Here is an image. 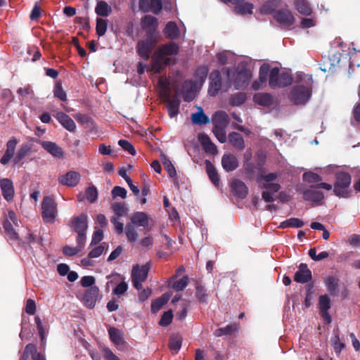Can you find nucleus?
Here are the masks:
<instances>
[{
	"mask_svg": "<svg viewBox=\"0 0 360 360\" xmlns=\"http://www.w3.org/2000/svg\"><path fill=\"white\" fill-rule=\"evenodd\" d=\"M136 226H141L147 231H150L149 217L146 212H135L130 217V222L126 225L125 234L127 240L131 243L136 242L138 238Z\"/></svg>",
	"mask_w": 360,
	"mask_h": 360,
	"instance_id": "1",
	"label": "nucleus"
},
{
	"mask_svg": "<svg viewBox=\"0 0 360 360\" xmlns=\"http://www.w3.org/2000/svg\"><path fill=\"white\" fill-rule=\"evenodd\" d=\"M312 76H307L305 84H295L289 94V99L295 105H304L311 98L313 86Z\"/></svg>",
	"mask_w": 360,
	"mask_h": 360,
	"instance_id": "2",
	"label": "nucleus"
},
{
	"mask_svg": "<svg viewBox=\"0 0 360 360\" xmlns=\"http://www.w3.org/2000/svg\"><path fill=\"white\" fill-rule=\"evenodd\" d=\"M69 227L77 234L76 238L77 245L79 246L85 245L86 240V231L88 229V216L85 213H82L78 216L73 217L70 222Z\"/></svg>",
	"mask_w": 360,
	"mask_h": 360,
	"instance_id": "3",
	"label": "nucleus"
},
{
	"mask_svg": "<svg viewBox=\"0 0 360 360\" xmlns=\"http://www.w3.org/2000/svg\"><path fill=\"white\" fill-rule=\"evenodd\" d=\"M335 181L333 187L334 194L342 198L350 197L352 191L349 186L352 183L351 175L345 172H338L335 175Z\"/></svg>",
	"mask_w": 360,
	"mask_h": 360,
	"instance_id": "4",
	"label": "nucleus"
},
{
	"mask_svg": "<svg viewBox=\"0 0 360 360\" xmlns=\"http://www.w3.org/2000/svg\"><path fill=\"white\" fill-rule=\"evenodd\" d=\"M332 188V185L328 183H319L311 185L310 188L304 191L303 198L307 201H311L317 205H321L325 197L322 191H316V189L323 188L330 191Z\"/></svg>",
	"mask_w": 360,
	"mask_h": 360,
	"instance_id": "5",
	"label": "nucleus"
},
{
	"mask_svg": "<svg viewBox=\"0 0 360 360\" xmlns=\"http://www.w3.org/2000/svg\"><path fill=\"white\" fill-rule=\"evenodd\" d=\"M160 37L146 36L144 39H140L137 42L136 52L138 55L144 60H148L156 47Z\"/></svg>",
	"mask_w": 360,
	"mask_h": 360,
	"instance_id": "6",
	"label": "nucleus"
},
{
	"mask_svg": "<svg viewBox=\"0 0 360 360\" xmlns=\"http://www.w3.org/2000/svg\"><path fill=\"white\" fill-rule=\"evenodd\" d=\"M57 203L51 196L44 197L41 202V217L45 223H53L57 216Z\"/></svg>",
	"mask_w": 360,
	"mask_h": 360,
	"instance_id": "7",
	"label": "nucleus"
},
{
	"mask_svg": "<svg viewBox=\"0 0 360 360\" xmlns=\"http://www.w3.org/2000/svg\"><path fill=\"white\" fill-rule=\"evenodd\" d=\"M150 269V263L140 266L136 264L131 270V281L133 286L138 290L142 289V283L145 282L148 278V272Z\"/></svg>",
	"mask_w": 360,
	"mask_h": 360,
	"instance_id": "8",
	"label": "nucleus"
},
{
	"mask_svg": "<svg viewBox=\"0 0 360 360\" xmlns=\"http://www.w3.org/2000/svg\"><path fill=\"white\" fill-rule=\"evenodd\" d=\"M141 25L143 30L146 32V36L160 37V34L158 31V20L155 17L151 15H146L142 18Z\"/></svg>",
	"mask_w": 360,
	"mask_h": 360,
	"instance_id": "9",
	"label": "nucleus"
},
{
	"mask_svg": "<svg viewBox=\"0 0 360 360\" xmlns=\"http://www.w3.org/2000/svg\"><path fill=\"white\" fill-rule=\"evenodd\" d=\"M170 58L165 56L158 49L154 52L151 60V70L155 73H160L163 69L171 64Z\"/></svg>",
	"mask_w": 360,
	"mask_h": 360,
	"instance_id": "10",
	"label": "nucleus"
},
{
	"mask_svg": "<svg viewBox=\"0 0 360 360\" xmlns=\"http://www.w3.org/2000/svg\"><path fill=\"white\" fill-rule=\"evenodd\" d=\"M170 58L165 56L158 49L154 52L151 60V70L155 73H160L163 69L171 64Z\"/></svg>",
	"mask_w": 360,
	"mask_h": 360,
	"instance_id": "11",
	"label": "nucleus"
},
{
	"mask_svg": "<svg viewBox=\"0 0 360 360\" xmlns=\"http://www.w3.org/2000/svg\"><path fill=\"white\" fill-rule=\"evenodd\" d=\"M170 58L165 56L158 49L154 52L151 60V70L155 73H160L163 69L171 64Z\"/></svg>",
	"mask_w": 360,
	"mask_h": 360,
	"instance_id": "12",
	"label": "nucleus"
},
{
	"mask_svg": "<svg viewBox=\"0 0 360 360\" xmlns=\"http://www.w3.org/2000/svg\"><path fill=\"white\" fill-rule=\"evenodd\" d=\"M273 18L283 28L288 29L295 22V17L288 8H281L274 13Z\"/></svg>",
	"mask_w": 360,
	"mask_h": 360,
	"instance_id": "13",
	"label": "nucleus"
},
{
	"mask_svg": "<svg viewBox=\"0 0 360 360\" xmlns=\"http://www.w3.org/2000/svg\"><path fill=\"white\" fill-rule=\"evenodd\" d=\"M163 102L166 103L169 116L171 118L176 117L179 112L181 101L179 98V91L176 90L174 96L171 98L169 92L165 94L162 98Z\"/></svg>",
	"mask_w": 360,
	"mask_h": 360,
	"instance_id": "14",
	"label": "nucleus"
},
{
	"mask_svg": "<svg viewBox=\"0 0 360 360\" xmlns=\"http://www.w3.org/2000/svg\"><path fill=\"white\" fill-rule=\"evenodd\" d=\"M34 142L38 143L40 141L37 139L31 138L28 142L22 143L20 146L13 160L14 165H18L22 159L32 153Z\"/></svg>",
	"mask_w": 360,
	"mask_h": 360,
	"instance_id": "15",
	"label": "nucleus"
},
{
	"mask_svg": "<svg viewBox=\"0 0 360 360\" xmlns=\"http://www.w3.org/2000/svg\"><path fill=\"white\" fill-rule=\"evenodd\" d=\"M208 94L211 96H217L221 88V76L219 70H213L210 75Z\"/></svg>",
	"mask_w": 360,
	"mask_h": 360,
	"instance_id": "16",
	"label": "nucleus"
},
{
	"mask_svg": "<svg viewBox=\"0 0 360 360\" xmlns=\"http://www.w3.org/2000/svg\"><path fill=\"white\" fill-rule=\"evenodd\" d=\"M294 281L298 283H307L312 280V273L305 263L298 266V270L295 273Z\"/></svg>",
	"mask_w": 360,
	"mask_h": 360,
	"instance_id": "17",
	"label": "nucleus"
},
{
	"mask_svg": "<svg viewBox=\"0 0 360 360\" xmlns=\"http://www.w3.org/2000/svg\"><path fill=\"white\" fill-rule=\"evenodd\" d=\"M81 179V175L75 171H70L58 177L59 184L69 187L76 186Z\"/></svg>",
	"mask_w": 360,
	"mask_h": 360,
	"instance_id": "18",
	"label": "nucleus"
},
{
	"mask_svg": "<svg viewBox=\"0 0 360 360\" xmlns=\"http://www.w3.org/2000/svg\"><path fill=\"white\" fill-rule=\"evenodd\" d=\"M21 360H46L44 355L37 352L34 344H28L25 346Z\"/></svg>",
	"mask_w": 360,
	"mask_h": 360,
	"instance_id": "19",
	"label": "nucleus"
},
{
	"mask_svg": "<svg viewBox=\"0 0 360 360\" xmlns=\"http://www.w3.org/2000/svg\"><path fill=\"white\" fill-rule=\"evenodd\" d=\"M99 293V289L97 286H93L86 290L83 301L85 306L89 309L94 307L98 296Z\"/></svg>",
	"mask_w": 360,
	"mask_h": 360,
	"instance_id": "20",
	"label": "nucleus"
},
{
	"mask_svg": "<svg viewBox=\"0 0 360 360\" xmlns=\"http://www.w3.org/2000/svg\"><path fill=\"white\" fill-rule=\"evenodd\" d=\"M40 143L41 147L52 156L59 159L64 158V151L63 148L56 143L49 141H44L40 142Z\"/></svg>",
	"mask_w": 360,
	"mask_h": 360,
	"instance_id": "21",
	"label": "nucleus"
},
{
	"mask_svg": "<svg viewBox=\"0 0 360 360\" xmlns=\"http://www.w3.org/2000/svg\"><path fill=\"white\" fill-rule=\"evenodd\" d=\"M231 188L235 196L240 199H245L248 194V188L240 179H234L231 184Z\"/></svg>",
	"mask_w": 360,
	"mask_h": 360,
	"instance_id": "22",
	"label": "nucleus"
},
{
	"mask_svg": "<svg viewBox=\"0 0 360 360\" xmlns=\"http://www.w3.org/2000/svg\"><path fill=\"white\" fill-rule=\"evenodd\" d=\"M221 166L226 172H231L238 167V160L234 155L225 153L221 158Z\"/></svg>",
	"mask_w": 360,
	"mask_h": 360,
	"instance_id": "23",
	"label": "nucleus"
},
{
	"mask_svg": "<svg viewBox=\"0 0 360 360\" xmlns=\"http://www.w3.org/2000/svg\"><path fill=\"white\" fill-rule=\"evenodd\" d=\"M198 141L205 153L212 155H216L217 153V148L208 135L200 134L198 135Z\"/></svg>",
	"mask_w": 360,
	"mask_h": 360,
	"instance_id": "24",
	"label": "nucleus"
},
{
	"mask_svg": "<svg viewBox=\"0 0 360 360\" xmlns=\"http://www.w3.org/2000/svg\"><path fill=\"white\" fill-rule=\"evenodd\" d=\"M195 85L192 80H186L181 89V94L183 96L184 101L186 102H191L193 100L195 95Z\"/></svg>",
	"mask_w": 360,
	"mask_h": 360,
	"instance_id": "25",
	"label": "nucleus"
},
{
	"mask_svg": "<svg viewBox=\"0 0 360 360\" xmlns=\"http://www.w3.org/2000/svg\"><path fill=\"white\" fill-rule=\"evenodd\" d=\"M17 143L18 141L15 137H12L6 143V150L4 155L0 159V163L1 165H7L11 159L13 157Z\"/></svg>",
	"mask_w": 360,
	"mask_h": 360,
	"instance_id": "26",
	"label": "nucleus"
},
{
	"mask_svg": "<svg viewBox=\"0 0 360 360\" xmlns=\"http://www.w3.org/2000/svg\"><path fill=\"white\" fill-rule=\"evenodd\" d=\"M0 187L4 198L7 201L12 200L14 196V187L12 181L6 178L1 179Z\"/></svg>",
	"mask_w": 360,
	"mask_h": 360,
	"instance_id": "27",
	"label": "nucleus"
},
{
	"mask_svg": "<svg viewBox=\"0 0 360 360\" xmlns=\"http://www.w3.org/2000/svg\"><path fill=\"white\" fill-rule=\"evenodd\" d=\"M108 334L110 340L118 348L122 349V347L126 346L127 343L124 341L122 333L119 329L115 327H110L108 328Z\"/></svg>",
	"mask_w": 360,
	"mask_h": 360,
	"instance_id": "28",
	"label": "nucleus"
},
{
	"mask_svg": "<svg viewBox=\"0 0 360 360\" xmlns=\"http://www.w3.org/2000/svg\"><path fill=\"white\" fill-rule=\"evenodd\" d=\"M195 297L198 301L204 304L208 303L209 292L207 289L202 284L200 281H195Z\"/></svg>",
	"mask_w": 360,
	"mask_h": 360,
	"instance_id": "29",
	"label": "nucleus"
},
{
	"mask_svg": "<svg viewBox=\"0 0 360 360\" xmlns=\"http://www.w3.org/2000/svg\"><path fill=\"white\" fill-rule=\"evenodd\" d=\"M56 120L61 124V125L67 130L72 132L76 129V124L73 120L67 114L63 112H57L55 116Z\"/></svg>",
	"mask_w": 360,
	"mask_h": 360,
	"instance_id": "30",
	"label": "nucleus"
},
{
	"mask_svg": "<svg viewBox=\"0 0 360 360\" xmlns=\"http://www.w3.org/2000/svg\"><path fill=\"white\" fill-rule=\"evenodd\" d=\"M163 33L167 38L172 40L176 39L180 36L179 29L176 22L173 21H169L166 24L163 30Z\"/></svg>",
	"mask_w": 360,
	"mask_h": 360,
	"instance_id": "31",
	"label": "nucleus"
},
{
	"mask_svg": "<svg viewBox=\"0 0 360 360\" xmlns=\"http://www.w3.org/2000/svg\"><path fill=\"white\" fill-rule=\"evenodd\" d=\"M206 172L210 179L211 182L215 186H219L220 184L219 175L214 166V165L208 160L205 162Z\"/></svg>",
	"mask_w": 360,
	"mask_h": 360,
	"instance_id": "32",
	"label": "nucleus"
},
{
	"mask_svg": "<svg viewBox=\"0 0 360 360\" xmlns=\"http://www.w3.org/2000/svg\"><path fill=\"white\" fill-rule=\"evenodd\" d=\"M253 101L255 103L264 107H269L274 102L272 96L269 93L255 94L253 97Z\"/></svg>",
	"mask_w": 360,
	"mask_h": 360,
	"instance_id": "33",
	"label": "nucleus"
},
{
	"mask_svg": "<svg viewBox=\"0 0 360 360\" xmlns=\"http://www.w3.org/2000/svg\"><path fill=\"white\" fill-rule=\"evenodd\" d=\"M158 49L167 57L168 56H176L179 51V45L173 41L162 44Z\"/></svg>",
	"mask_w": 360,
	"mask_h": 360,
	"instance_id": "34",
	"label": "nucleus"
},
{
	"mask_svg": "<svg viewBox=\"0 0 360 360\" xmlns=\"http://www.w3.org/2000/svg\"><path fill=\"white\" fill-rule=\"evenodd\" d=\"M3 228L6 237L8 240L19 242L18 233L15 231L13 224L8 219H6L3 223Z\"/></svg>",
	"mask_w": 360,
	"mask_h": 360,
	"instance_id": "35",
	"label": "nucleus"
},
{
	"mask_svg": "<svg viewBox=\"0 0 360 360\" xmlns=\"http://www.w3.org/2000/svg\"><path fill=\"white\" fill-rule=\"evenodd\" d=\"M229 143L236 149L242 150L245 148V141L243 136L238 132H231L229 134Z\"/></svg>",
	"mask_w": 360,
	"mask_h": 360,
	"instance_id": "36",
	"label": "nucleus"
},
{
	"mask_svg": "<svg viewBox=\"0 0 360 360\" xmlns=\"http://www.w3.org/2000/svg\"><path fill=\"white\" fill-rule=\"evenodd\" d=\"M172 297V292L164 293L161 297L155 299L151 303V311L153 312L158 311L165 304H166Z\"/></svg>",
	"mask_w": 360,
	"mask_h": 360,
	"instance_id": "37",
	"label": "nucleus"
},
{
	"mask_svg": "<svg viewBox=\"0 0 360 360\" xmlns=\"http://www.w3.org/2000/svg\"><path fill=\"white\" fill-rule=\"evenodd\" d=\"M191 121L193 124L202 125L209 123L210 118L204 113L202 108L199 107L198 111L192 114Z\"/></svg>",
	"mask_w": 360,
	"mask_h": 360,
	"instance_id": "38",
	"label": "nucleus"
},
{
	"mask_svg": "<svg viewBox=\"0 0 360 360\" xmlns=\"http://www.w3.org/2000/svg\"><path fill=\"white\" fill-rule=\"evenodd\" d=\"M238 330V325L233 323L224 328H219L214 332L215 337H221L222 335H231Z\"/></svg>",
	"mask_w": 360,
	"mask_h": 360,
	"instance_id": "39",
	"label": "nucleus"
},
{
	"mask_svg": "<svg viewBox=\"0 0 360 360\" xmlns=\"http://www.w3.org/2000/svg\"><path fill=\"white\" fill-rule=\"evenodd\" d=\"M324 282L330 294L331 295H336L339 285V280L333 276H330L325 278Z\"/></svg>",
	"mask_w": 360,
	"mask_h": 360,
	"instance_id": "40",
	"label": "nucleus"
},
{
	"mask_svg": "<svg viewBox=\"0 0 360 360\" xmlns=\"http://www.w3.org/2000/svg\"><path fill=\"white\" fill-rule=\"evenodd\" d=\"M96 13L102 17H107L112 13V8L104 1H98L95 8Z\"/></svg>",
	"mask_w": 360,
	"mask_h": 360,
	"instance_id": "41",
	"label": "nucleus"
},
{
	"mask_svg": "<svg viewBox=\"0 0 360 360\" xmlns=\"http://www.w3.org/2000/svg\"><path fill=\"white\" fill-rule=\"evenodd\" d=\"M160 159L165 169L167 170L168 173V175L172 178L175 177L176 176V169L173 164L172 163V162L170 161V160L167 158V156L162 153L160 155Z\"/></svg>",
	"mask_w": 360,
	"mask_h": 360,
	"instance_id": "42",
	"label": "nucleus"
},
{
	"mask_svg": "<svg viewBox=\"0 0 360 360\" xmlns=\"http://www.w3.org/2000/svg\"><path fill=\"white\" fill-rule=\"evenodd\" d=\"M280 76V70L277 67H274L271 69L269 68V85L271 88L278 87V83Z\"/></svg>",
	"mask_w": 360,
	"mask_h": 360,
	"instance_id": "43",
	"label": "nucleus"
},
{
	"mask_svg": "<svg viewBox=\"0 0 360 360\" xmlns=\"http://www.w3.org/2000/svg\"><path fill=\"white\" fill-rule=\"evenodd\" d=\"M279 3L280 0H269L262 6V12L274 16V13L278 11L276 8Z\"/></svg>",
	"mask_w": 360,
	"mask_h": 360,
	"instance_id": "44",
	"label": "nucleus"
},
{
	"mask_svg": "<svg viewBox=\"0 0 360 360\" xmlns=\"http://www.w3.org/2000/svg\"><path fill=\"white\" fill-rule=\"evenodd\" d=\"M304 223L302 220L298 218H290L282 221L280 224L279 227L281 229H286L288 227L292 228H301L304 226Z\"/></svg>",
	"mask_w": 360,
	"mask_h": 360,
	"instance_id": "45",
	"label": "nucleus"
},
{
	"mask_svg": "<svg viewBox=\"0 0 360 360\" xmlns=\"http://www.w3.org/2000/svg\"><path fill=\"white\" fill-rule=\"evenodd\" d=\"M295 7L297 11L302 15H309L311 13V8L305 0H296Z\"/></svg>",
	"mask_w": 360,
	"mask_h": 360,
	"instance_id": "46",
	"label": "nucleus"
},
{
	"mask_svg": "<svg viewBox=\"0 0 360 360\" xmlns=\"http://www.w3.org/2000/svg\"><path fill=\"white\" fill-rule=\"evenodd\" d=\"M224 127H225L220 126L219 124H214L212 129V132L215 137L221 143L226 141V135Z\"/></svg>",
	"mask_w": 360,
	"mask_h": 360,
	"instance_id": "47",
	"label": "nucleus"
},
{
	"mask_svg": "<svg viewBox=\"0 0 360 360\" xmlns=\"http://www.w3.org/2000/svg\"><path fill=\"white\" fill-rule=\"evenodd\" d=\"M247 100V96L245 93L239 92L231 95L229 103L232 106H239L243 104Z\"/></svg>",
	"mask_w": 360,
	"mask_h": 360,
	"instance_id": "48",
	"label": "nucleus"
},
{
	"mask_svg": "<svg viewBox=\"0 0 360 360\" xmlns=\"http://www.w3.org/2000/svg\"><path fill=\"white\" fill-rule=\"evenodd\" d=\"M303 181L311 184V183H321L322 176L319 174L313 172H304L302 175Z\"/></svg>",
	"mask_w": 360,
	"mask_h": 360,
	"instance_id": "49",
	"label": "nucleus"
},
{
	"mask_svg": "<svg viewBox=\"0 0 360 360\" xmlns=\"http://www.w3.org/2000/svg\"><path fill=\"white\" fill-rule=\"evenodd\" d=\"M228 115L224 111L217 112L213 118L212 122L214 124H219L220 126L225 127L228 122Z\"/></svg>",
	"mask_w": 360,
	"mask_h": 360,
	"instance_id": "50",
	"label": "nucleus"
},
{
	"mask_svg": "<svg viewBox=\"0 0 360 360\" xmlns=\"http://www.w3.org/2000/svg\"><path fill=\"white\" fill-rule=\"evenodd\" d=\"M120 176H121L127 183L131 191L135 194L138 195L140 192L139 188L133 184V181L129 176L127 175V171L124 169H120L118 172Z\"/></svg>",
	"mask_w": 360,
	"mask_h": 360,
	"instance_id": "51",
	"label": "nucleus"
},
{
	"mask_svg": "<svg viewBox=\"0 0 360 360\" xmlns=\"http://www.w3.org/2000/svg\"><path fill=\"white\" fill-rule=\"evenodd\" d=\"M181 345L182 338L179 335H176L170 338L168 346L171 350L177 352L181 349Z\"/></svg>",
	"mask_w": 360,
	"mask_h": 360,
	"instance_id": "52",
	"label": "nucleus"
},
{
	"mask_svg": "<svg viewBox=\"0 0 360 360\" xmlns=\"http://www.w3.org/2000/svg\"><path fill=\"white\" fill-rule=\"evenodd\" d=\"M293 82L292 75L287 72H283L280 73L278 87H285L290 85Z\"/></svg>",
	"mask_w": 360,
	"mask_h": 360,
	"instance_id": "53",
	"label": "nucleus"
},
{
	"mask_svg": "<svg viewBox=\"0 0 360 360\" xmlns=\"http://www.w3.org/2000/svg\"><path fill=\"white\" fill-rule=\"evenodd\" d=\"M111 207L115 214V217L120 218L127 214V208L124 202H114Z\"/></svg>",
	"mask_w": 360,
	"mask_h": 360,
	"instance_id": "54",
	"label": "nucleus"
},
{
	"mask_svg": "<svg viewBox=\"0 0 360 360\" xmlns=\"http://www.w3.org/2000/svg\"><path fill=\"white\" fill-rule=\"evenodd\" d=\"M86 200L90 203L95 202L98 199V191L96 186L91 185L89 186L85 191Z\"/></svg>",
	"mask_w": 360,
	"mask_h": 360,
	"instance_id": "55",
	"label": "nucleus"
},
{
	"mask_svg": "<svg viewBox=\"0 0 360 360\" xmlns=\"http://www.w3.org/2000/svg\"><path fill=\"white\" fill-rule=\"evenodd\" d=\"M188 284V276H184L181 278L178 281H176L172 284V288L179 292L184 290Z\"/></svg>",
	"mask_w": 360,
	"mask_h": 360,
	"instance_id": "56",
	"label": "nucleus"
},
{
	"mask_svg": "<svg viewBox=\"0 0 360 360\" xmlns=\"http://www.w3.org/2000/svg\"><path fill=\"white\" fill-rule=\"evenodd\" d=\"M84 246L85 245L79 246L77 245V247H70L69 245H65L63 248V253L69 257L75 256L82 251Z\"/></svg>",
	"mask_w": 360,
	"mask_h": 360,
	"instance_id": "57",
	"label": "nucleus"
},
{
	"mask_svg": "<svg viewBox=\"0 0 360 360\" xmlns=\"http://www.w3.org/2000/svg\"><path fill=\"white\" fill-rule=\"evenodd\" d=\"M319 308L320 311H328L330 308V300L327 295H321L319 298Z\"/></svg>",
	"mask_w": 360,
	"mask_h": 360,
	"instance_id": "58",
	"label": "nucleus"
},
{
	"mask_svg": "<svg viewBox=\"0 0 360 360\" xmlns=\"http://www.w3.org/2000/svg\"><path fill=\"white\" fill-rule=\"evenodd\" d=\"M107 21L106 20L102 19V18H97L96 20V34L99 36H103L107 30Z\"/></svg>",
	"mask_w": 360,
	"mask_h": 360,
	"instance_id": "59",
	"label": "nucleus"
},
{
	"mask_svg": "<svg viewBox=\"0 0 360 360\" xmlns=\"http://www.w3.org/2000/svg\"><path fill=\"white\" fill-rule=\"evenodd\" d=\"M53 94L56 98H58L62 101L67 100L66 93L63 91L62 84L60 82H57L55 84Z\"/></svg>",
	"mask_w": 360,
	"mask_h": 360,
	"instance_id": "60",
	"label": "nucleus"
},
{
	"mask_svg": "<svg viewBox=\"0 0 360 360\" xmlns=\"http://www.w3.org/2000/svg\"><path fill=\"white\" fill-rule=\"evenodd\" d=\"M158 86L162 90L161 96L162 98L165 97L166 93H170V84L167 78L160 77L158 79Z\"/></svg>",
	"mask_w": 360,
	"mask_h": 360,
	"instance_id": "61",
	"label": "nucleus"
},
{
	"mask_svg": "<svg viewBox=\"0 0 360 360\" xmlns=\"http://www.w3.org/2000/svg\"><path fill=\"white\" fill-rule=\"evenodd\" d=\"M270 66L268 64H263L259 68V80L262 84L266 82L269 75Z\"/></svg>",
	"mask_w": 360,
	"mask_h": 360,
	"instance_id": "62",
	"label": "nucleus"
},
{
	"mask_svg": "<svg viewBox=\"0 0 360 360\" xmlns=\"http://www.w3.org/2000/svg\"><path fill=\"white\" fill-rule=\"evenodd\" d=\"M172 319L173 313L172 310L165 311L159 321V325L162 326H167L172 323Z\"/></svg>",
	"mask_w": 360,
	"mask_h": 360,
	"instance_id": "63",
	"label": "nucleus"
},
{
	"mask_svg": "<svg viewBox=\"0 0 360 360\" xmlns=\"http://www.w3.org/2000/svg\"><path fill=\"white\" fill-rule=\"evenodd\" d=\"M236 9L237 10V11L242 14V15H245V14H252V10H253V4H251V3H245V4H243L241 5H238L236 7Z\"/></svg>",
	"mask_w": 360,
	"mask_h": 360,
	"instance_id": "64",
	"label": "nucleus"
}]
</instances>
